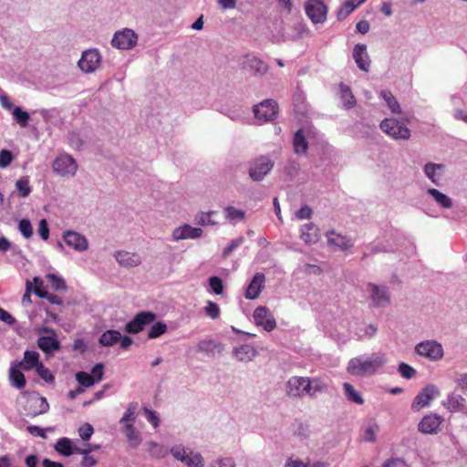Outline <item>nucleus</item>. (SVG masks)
Returning <instances> with one entry per match:
<instances>
[{
  "label": "nucleus",
  "instance_id": "nucleus-1",
  "mask_svg": "<svg viewBox=\"0 0 467 467\" xmlns=\"http://www.w3.org/2000/svg\"><path fill=\"white\" fill-rule=\"evenodd\" d=\"M387 363L388 356L384 352H376L369 356L360 355L349 359L347 371L355 377H369L376 374Z\"/></svg>",
  "mask_w": 467,
  "mask_h": 467
},
{
  "label": "nucleus",
  "instance_id": "nucleus-2",
  "mask_svg": "<svg viewBox=\"0 0 467 467\" xmlns=\"http://www.w3.org/2000/svg\"><path fill=\"white\" fill-rule=\"evenodd\" d=\"M380 130L394 140H407L410 138V130L402 120L386 118L379 124Z\"/></svg>",
  "mask_w": 467,
  "mask_h": 467
},
{
  "label": "nucleus",
  "instance_id": "nucleus-3",
  "mask_svg": "<svg viewBox=\"0 0 467 467\" xmlns=\"http://www.w3.org/2000/svg\"><path fill=\"white\" fill-rule=\"evenodd\" d=\"M274 161L265 155L254 158L249 165V177L254 182H261L274 168Z\"/></svg>",
  "mask_w": 467,
  "mask_h": 467
},
{
  "label": "nucleus",
  "instance_id": "nucleus-4",
  "mask_svg": "<svg viewBox=\"0 0 467 467\" xmlns=\"http://www.w3.org/2000/svg\"><path fill=\"white\" fill-rule=\"evenodd\" d=\"M76 160L69 154H59L52 163L53 171L61 177L71 178L78 171Z\"/></svg>",
  "mask_w": 467,
  "mask_h": 467
},
{
  "label": "nucleus",
  "instance_id": "nucleus-5",
  "mask_svg": "<svg viewBox=\"0 0 467 467\" xmlns=\"http://www.w3.org/2000/svg\"><path fill=\"white\" fill-rule=\"evenodd\" d=\"M415 352L431 361H438L444 355L443 348L441 343L436 340L429 339L418 343L415 346Z\"/></svg>",
  "mask_w": 467,
  "mask_h": 467
},
{
  "label": "nucleus",
  "instance_id": "nucleus-6",
  "mask_svg": "<svg viewBox=\"0 0 467 467\" xmlns=\"http://www.w3.org/2000/svg\"><path fill=\"white\" fill-rule=\"evenodd\" d=\"M309 378L293 376L285 383V393L291 399H302L308 396Z\"/></svg>",
  "mask_w": 467,
  "mask_h": 467
},
{
  "label": "nucleus",
  "instance_id": "nucleus-7",
  "mask_svg": "<svg viewBox=\"0 0 467 467\" xmlns=\"http://www.w3.org/2000/svg\"><path fill=\"white\" fill-rule=\"evenodd\" d=\"M138 38L139 36L134 30L124 28L115 32L111 39V45L118 49L129 50L137 45Z\"/></svg>",
  "mask_w": 467,
  "mask_h": 467
},
{
  "label": "nucleus",
  "instance_id": "nucleus-8",
  "mask_svg": "<svg viewBox=\"0 0 467 467\" xmlns=\"http://www.w3.org/2000/svg\"><path fill=\"white\" fill-rule=\"evenodd\" d=\"M440 395L439 389L432 385L429 384L425 386L414 398L411 402V410L414 412L420 411L421 409L428 407L432 400Z\"/></svg>",
  "mask_w": 467,
  "mask_h": 467
},
{
  "label": "nucleus",
  "instance_id": "nucleus-9",
  "mask_svg": "<svg viewBox=\"0 0 467 467\" xmlns=\"http://www.w3.org/2000/svg\"><path fill=\"white\" fill-rule=\"evenodd\" d=\"M367 291L369 293L371 304L374 307H386L389 305L390 294L387 286L368 283Z\"/></svg>",
  "mask_w": 467,
  "mask_h": 467
},
{
  "label": "nucleus",
  "instance_id": "nucleus-10",
  "mask_svg": "<svg viewBox=\"0 0 467 467\" xmlns=\"http://www.w3.org/2000/svg\"><path fill=\"white\" fill-rule=\"evenodd\" d=\"M157 316L150 311H141L125 325V331L130 334H138L144 329L147 325L151 324Z\"/></svg>",
  "mask_w": 467,
  "mask_h": 467
},
{
  "label": "nucleus",
  "instance_id": "nucleus-11",
  "mask_svg": "<svg viewBox=\"0 0 467 467\" xmlns=\"http://www.w3.org/2000/svg\"><path fill=\"white\" fill-rule=\"evenodd\" d=\"M101 63V55L97 48L85 50L78 62V67L85 73H92Z\"/></svg>",
  "mask_w": 467,
  "mask_h": 467
},
{
  "label": "nucleus",
  "instance_id": "nucleus-12",
  "mask_svg": "<svg viewBox=\"0 0 467 467\" xmlns=\"http://www.w3.org/2000/svg\"><path fill=\"white\" fill-rule=\"evenodd\" d=\"M254 117L261 122H268L277 115V103L274 99H265L254 107Z\"/></svg>",
  "mask_w": 467,
  "mask_h": 467
},
{
  "label": "nucleus",
  "instance_id": "nucleus-13",
  "mask_svg": "<svg viewBox=\"0 0 467 467\" xmlns=\"http://www.w3.org/2000/svg\"><path fill=\"white\" fill-rule=\"evenodd\" d=\"M305 10L314 24H322L327 19V7L321 0H309L305 5Z\"/></svg>",
  "mask_w": 467,
  "mask_h": 467
},
{
  "label": "nucleus",
  "instance_id": "nucleus-14",
  "mask_svg": "<svg viewBox=\"0 0 467 467\" xmlns=\"http://www.w3.org/2000/svg\"><path fill=\"white\" fill-rule=\"evenodd\" d=\"M444 421L443 417L436 413L425 415L418 424V431L423 434H436Z\"/></svg>",
  "mask_w": 467,
  "mask_h": 467
},
{
  "label": "nucleus",
  "instance_id": "nucleus-15",
  "mask_svg": "<svg viewBox=\"0 0 467 467\" xmlns=\"http://www.w3.org/2000/svg\"><path fill=\"white\" fill-rule=\"evenodd\" d=\"M253 317L254 323L262 327L265 331H273L276 327L275 319L272 312L266 306H258L254 309Z\"/></svg>",
  "mask_w": 467,
  "mask_h": 467
},
{
  "label": "nucleus",
  "instance_id": "nucleus-16",
  "mask_svg": "<svg viewBox=\"0 0 467 467\" xmlns=\"http://www.w3.org/2000/svg\"><path fill=\"white\" fill-rule=\"evenodd\" d=\"M63 239L67 245L78 252H85L88 248V239L81 234L67 230L63 234Z\"/></svg>",
  "mask_w": 467,
  "mask_h": 467
},
{
  "label": "nucleus",
  "instance_id": "nucleus-17",
  "mask_svg": "<svg viewBox=\"0 0 467 467\" xmlns=\"http://www.w3.org/2000/svg\"><path fill=\"white\" fill-rule=\"evenodd\" d=\"M202 230L199 227H192L190 224H183L176 227L172 231L173 241H180L185 239H198L202 236Z\"/></svg>",
  "mask_w": 467,
  "mask_h": 467
},
{
  "label": "nucleus",
  "instance_id": "nucleus-18",
  "mask_svg": "<svg viewBox=\"0 0 467 467\" xmlns=\"http://www.w3.org/2000/svg\"><path fill=\"white\" fill-rule=\"evenodd\" d=\"M114 257L119 265L123 267H135L141 264L142 260L138 253L124 250L117 251Z\"/></svg>",
  "mask_w": 467,
  "mask_h": 467
},
{
  "label": "nucleus",
  "instance_id": "nucleus-19",
  "mask_svg": "<svg viewBox=\"0 0 467 467\" xmlns=\"http://www.w3.org/2000/svg\"><path fill=\"white\" fill-rule=\"evenodd\" d=\"M353 58L360 70L365 72L369 70L370 58L367 52V46L365 44H357L354 47Z\"/></svg>",
  "mask_w": 467,
  "mask_h": 467
},
{
  "label": "nucleus",
  "instance_id": "nucleus-20",
  "mask_svg": "<svg viewBox=\"0 0 467 467\" xmlns=\"http://www.w3.org/2000/svg\"><path fill=\"white\" fill-rule=\"evenodd\" d=\"M223 350V345L212 338L200 340L197 344V351L208 357H214L216 354H221Z\"/></svg>",
  "mask_w": 467,
  "mask_h": 467
},
{
  "label": "nucleus",
  "instance_id": "nucleus-21",
  "mask_svg": "<svg viewBox=\"0 0 467 467\" xmlns=\"http://www.w3.org/2000/svg\"><path fill=\"white\" fill-rule=\"evenodd\" d=\"M265 276L263 273H256L251 280L245 291V297L247 299H256L264 288Z\"/></svg>",
  "mask_w": 467,
  "mask_h": 467
},
{
  "label": "nucleus",
  "instance_id": "nucleus-22",
  "mask_svg": "<svg viewBox=\"0 0 467 467\" xmlns=\"http://www.w3.org/2000/svg\"><path fill=\"white\" fill-rule=\"evenodd\" d=\"M243 67L259 76L265 74L268 70L267 64L254 56H246L243 61Z\"/></svg>",
  "mask_w": 467,
  "mask_h": 467
},
{
  "label": "nucleus",
  "instance_id": "nucleus-23",
  "mask_svg": "<svg viewBox=\"0 0 467 467\" xmlns=\"http://www.w3.org/2000/svg\"><path fill=\"white\" fill-rule=\"evenodd\" d=\"M31 410L28 412L30 416H37L48 411L49 404L45 397L35 395L28 400Z\"/></svg>",
  "mask_w": 467,
  "mask_h": 467
},
{
  "label": "nucleus",
  "instance_id": "nucleus-24",
  "mask_svg": "<svg viewBox=\"0 0 467 467\" xmlns=\"http://www.w3.org/2000/svg\"><path fill=\"white\" fill-rule=\"evenodd\" d=\"M300 237L305 244H316L319 239V229L313 223H305L301 226Z\"/></svg>",
  "mask_w": 467,
  "mask_h": 467
},
{
  "label": "nucleus",
  "instance_id": "nucleus-25",
  "mask_svg": "<svg viewBox=\"0 0 467 467\" xmlns=\"http://www.w3.org/2000/svg\"><path fill=\"white\" fill-rule=\"evenodd\" d=\"M257 354V349L249 344L241 345L234 349V357L241 362L251 361Z\"/></svg>",
  "mask_w": 467,
  "mask_h": 467
},
{
  "label": "nucleus",
  "instance_id": "nucleus-26",
  "mask_svg": "<svg viewBox=\"0 0 467 467\" xmlns=\"http://www.w3.org/2000/svg\"><path fill=\"white\" fill-rule=\"evenodd\" d=\"M38 348L47 354H53L60 348V343L55 336H42L37 339Z\"/></svg>",
  "mask_w": 467,
  "mask_h": 467
},
{
  "label": "nucleus",
  "instance_id": "nucleus-27",
  "mask_svg": "<svg viewBox=\"0 0 467 467\" xmlns=\"http://www.w3.org/2000/svg\"><path fill=\"white\" fill-rule=\"evenodd\" d=\"M443 405L450 411L454 412L462 410L466 405L465 399L455 393H451L447 396V399L443 401Z\"/></svg>",
  "mask_w": 467,
  "mask_h": 467
},
{
  "label": "nucleus",
  "instance_id": "nucleus-28",
  "mask_svg": "<svg viewBox=\"0 0 467 467\" xmlns=\"http://www.w3.org/2000/svg\"><path fill=\"white\" fill-rule=\"evenodd\" d=\"M308 397L316 399L318 394L325 393L328 389V384L319 378H309Z\"/></svg>",
  "mask_w": 467,
  "mask_h": 467
},
{
  "label": "nucleus",
  "instance_id": "nucleus-29",
  "mask_svg": "<svg viewBox=\"0 0 467 467\" xmlns=\"http://www.w3.org/2000/svg\"><path fill=\"white\" fill-rule=\"evenodd\" d=\"M328 236L327 243L329 245L337 247L340 250H348L353 246L350 239L340 234H336L335 232L327 233Z\"/></svg>",
  "mask_w": 467,
  "mask_h": 467
},
{
  "label": "nucleus",
  "instance_id": "nucleus-30",
  "mask_svg": "<svg viewBox=\"0 0 467 467\" xmlns=\"http://www.w3.org/2000/svg\"><path fill=\"white\" fill-rule=\"evenodd\" d=\"M123 433L127 438L129 446L131 448H137L141 443V436L136 430L134 424L123 425Z\"/></svg>",
  "mask_w": 467,
  "mask_h": 467
},
{
  "label": "nucleus",
  "instance_id": "nucleus-31",
  "mask_svg": "<svg viewBox=\"0 0 467 467\" xmlns=\"http://www.w3.org/2000/svg\"><path fill=\"white\" fill-rule=\"evenodd\" d=\"M340 90V99L342 101L343 107L347 109H350L356 106V99L348 85L344 83H340L339 85Z\"/></svg>",
  "mask_w": 467,
  "mask_h": 467
},
{
  "label": "nucleus",
  "instance_id": "nucleus-32",
  "mask_svg": "<svg viewBox=\"0 0 467 467\" xmlns=\"http://www.w3.org/2000/svg\"><path fill=\"white\" fill-rule=\"evenodd\" d=\"M39 354L34 350H26L24 353V359L19 363V366L24 370H30L39 365Z\"/></svg>",
  "mask_w": 467,
  "mask_h": 467
},
{
  "label": "nucleus",
  "instance_id": "nucleus-33",
  "mask_svg": "<svg viewBox=\"0 0 467 467\" xmlns=\"http://www.w3.org/2000/svg\"><path fill=\"white\" fill-rule=\"evenodd\" d=\"M73 442L69 438L63 437L57 441L54 449L58 454L68 457L73 454Z\"/></svg>",
  "mask_w": 467,
  "mask_h": 467
},
{
  "label": "nucleus",
  "instance_id": "nucleus-34",
  "mask_svg": "<svg viewBox=\"0 0 467 467\" xmlns=\"http://www.w3.org/2000/svg\"><path fill=\"white\" fill-rule=\"evenodd\" d=\"M294 150L296 154H306L308 149V142L302 130H298L293 139Z\"/></svg>",
  "mask_w": 467,
  "mask_h": 467
},
{
  "label": "nucleus",
  "instance_id": "nucleus-35",
  "mask_svg": "<svg viewBox=\"0 0 467 467\" xmlns=\"http://www.w3.org/2000/svg\"><path fill=\"white\" fill-rule=\"evenodd\" d=\"M444 166L442 164L428 162L424 165L423 171L427 178L434 184H440V178L438 171H442Z\"/></svg>",
  "mask_w": 467,
  "mask_h": 467
},
{
  "label": "nucleus",
  "instance_id": "nucleus-36",
  "mask_svg": "<svg viewBox=\"0 0 467 467\" xmlns=\"http://www.w3.org/2000/svg\"><path fill=\"white\" fill-rule=\"evenodd\" d=\"M427 192L433 198L436 203H438L441 207L445 209H450L452 207L451 199L448 195L438 191L437 189L429 188L427 190Z\"/></svg>",
  "mask_w": 467,
  "mask_h": 467
},
{
  "label": "nucleus",
  "instance_id": "nucleus-37",
  "mask_svg": "<svg viewBox=\"0 0 467 467\" xmlns=\"http://www.w3.org/2000/svg\"><path fill=\"white\" fill-rule=\"evenodd\" d=\"M121 338V334L113 329L105 331L99 337V342L103 347H110L119 342Z\"/></svg>",
  "mask_w": 467,
  "mask_h": 467
},
{
  "label": "nucleus",
  "instance_id": "nucleus-38",
  "mask_svg": "<svg viewBox=\"0 0 467 467\" xmlns=\"http://www.w3.org/2000/svg\"><path fill=\"white\" fill-rule=\"evenodd\" d=\"M138 407H139V405L137 402L129 403L123 416L119 420V423H121L125 426L128 424H134L136 418H137L136 412H137Z\"/></svg>",
  "mask_w": 467,
  "mask_h": 467
},
{
  "label": "nucleus",
  "instance_id": "nucleus-39",
  "mask_svg": "<svg viewBox=\"0 0 467 467\" xmlns=\"http://www.w3.org/2000/svg\"><path fill=\"white\" fill-rule=\"evenodd\" d=\"M224 217L232 223L242 221L245 217V212L234 206H226L223 209Z\"/></svg>",
  "mask_w": 467,
  "mask_h": 467
},
{
  "label": "nucleus",
  "instance_id": "nucleus-40",
  "mask_svg": "<svg viewBox=\"0 0 467 467\" xmlns=\"http://www.w3.org/2000/svg\"><path fill=\"white\" fill-rule=\"evenodd\" d=\"M343 389L345 396L348 401L353 403L362 405L364 403V400L361 395L354 389V387L348 383H343Z\"/></svg>",
  "mask_w": 467,
  "mask_h": 467
},
{
  "label": "nucleus",
  "instance_id": "nucleus-41",
  "mask_svg": "<svg viewBox=\"0 0 467 467\" xmlns=\"http://www.w3.org/2000/svg\"><path fill=\"white\" fill-rule=\"evenodd\" d=\"M380 97L385 100L386 104L389 108L390 111L394 114H400L401 113V108L398 102V100L395 99V97L392 95V93L389 90H382L380 92Z\"/></svg>",
  "mask_w": 467,
  "mask_h": 467
},
{
  "label": "nucleus",
  "instance_id": "nucleus-42",
  "mask_svg": "<svg viewBox=\"0 0 467 467\" xmlns=\"http://www.w3.org/2000/svg\"><path fill=\"white\" fill-rule=\"evenodd\" d=\"M9 379L12 386L18 389H23L26 383L25 375L14 367L10 368L9 369Z\"/></svg>",
  "mask_w": 467,
  "mask_h": 467
},
{
  "label": "nucleus",
  "instance_id": "nucleus-43",
  "mask_svg": "<svg viewBox=\"0 0 467 467\" xmlns=\"http://www.w3.org/2000/svg\"><path fill=\"white\" fill-rule=\"evenodd\" d=\"M13 118L20 127L26 128L30 119V114L20 107H16L12 112Z\"/></svg>",
  "mask_w": 467,
  "mask_h": 467
},
{
  "label": "nucleus",
  "instance_id": "nucleus-44",
  "mask_svg": "<svg viewBox=\"0 0 467 467\" xmlns=\"http://www.w3.org/2000/svg\"><path fill=\"white\" fill-rule=\"evenodd\" d=\"M147 446L148 451L154 458L162 459L168 454V451L166 450V448L155 441H148Z\"/></svg>",
  "mask_w": 467,
  "mask_h": 467
},
{
  "label": "nucleus",
  "instance_id": "nucleus-45",
  "mask_svg": "<svg viewBox=\"0 0 467 467\" xmlns=\"http://www.w3.org/2000/svg\"><path fill=\"white\" fill-rule=\"evenodd\" d=\"M216 213H217L216 211H210L208 213L199 212L195 215V222L202 226L215 225V224H217V222L213 221L212 219V216Z\"/></svg>",
  "mask_w": 467,
  "mask_h": 467
},
{
  "label": "nucleus",
  "instance_id": "nucleus-46",
  "mask_svg": "<svg viewBox=\"0 0 467 467\" xmlns=\"http://www.w3.org/2000/svg\"><path fill=\"white\" fill-rule=\"evenodd\" d=\"M16 189L17 190L20 197H27L32 191L29 184V178L27 176H24L18 179L16 182Z\"/></svg>",
  "mask_w": 467,
  "mask_h": 467
},
{
  "label": "nucleus",
  "instance_id": "nucleus-47",
  "mask_svg": "<svg viewBox=\"0 0 467 467\" xmlns=\"http://www.w3.org/2000/svg\"><path fill=\"white\" fill-rule=\"evenodd\" d=\"M185 464L188 467H203L204 460L201 453L190 450Z\"/></svg>",
  "mask_w": 467,
  "mask_h": 467
},
{
  "label": "nucleus",
  "instance_id": "nucleus-48",
  "mask_svg": "<svg viewBox=\"0 0 467 467\" xmlns=\"http://www.w3.org/2000/svg\"><path fill=\"white\" fill-rule=\"evenodd\" d=\"M47 280L54 290L62 291L66 290L67 285L65 280L62 277L56 275L55 274L47 275Z\"/></svg>",
  "mask_w": 467,
  "mask_h": 467
},
{
  "label": "nucleus",
  "instance_id": "nucleus-49",
  "mask_svg": "<svg viewBox=\"0 0 467 467\" xmlns=\"http://www.w3.org/2000/svg\"><path fill=\"white\" fill-rule=\"evenodd\" d=\"M170 453L177 461H180V462L185 463L186 461H187V458H188L189 451H188V449H186L184 446H182V445H176V446H173L170 450Z\"/></svg>",
  "mask_w": 467,
  "mask_h": 467
},
{
  "label": "nucleus",
  "instance_id": "nucleus-50",
  "mask_svg": "<svg viewBox=\"0 0 467 467\" xmlns=\"http://www.w3.org/2000/svg\"><path fill=\"white\" fill-rule=\"evenodd\" d=\"M167 331V325L161 321L153 324L148 331L150 338H157Z\"/></svg>",
  "mask_w": 467,
  "mask_h": 467
},
{
  "label": "nucleus",
  "instance_id": "nucleus-51",
  "mask_svg": "<svg viewBox=\"0 0 467 467\" xmlns=\"http://www.w3.org/2000/svg\"><path fill=\"white\" fill-rule=\"evenodd\" d=\"M76 379L79 383V385L85 388H88L94 385L95 379L90 374L79 371L76 374Z\"/></svg>",
  "mask_w": 467,
  "mask_h": 467
},
{
  "label": "nucleus",
  "instance_id": "nucleus-52",
  "mask_svg": "<svg viewBox=\"0 0 467 467\" xmlns=\"http://www.w3.org/2000/svg\"><path fill=\"white\" fill-rule=\"evenodd\" d=\"M210 467H236V463L232 457H219L210 462Z\"/></svg>",
  "mask_w": 467,
  "mask_h": 467
},
{
  "label": "nucleus",
  "instance_id": "nucleus-53",
  "mask_svg": "<svg viewBox=\"0 0 467 467\" xmlns=\"http://www.w3.org/2000/svg\"><path fill=\"white\" fill-rule=\"evenodd\" d=\"M398 371L406 379L414 378L417 373L414 368L404 362L399 364Z\"/></svg>",
  "mask_w": 467,
  "mask_h": 467
},
{
  "label": "nucleus",
  "instance_id": "nucleus-54",
  "mask_svg": "<svg viewBox=\"0 0 467 467\" xmlns=\"http://www.w3.org/2000/svg\"><path fill=\"white\" fill-rule=\"evenodd\" d=\"M310 427L306 422H298L295 430V435L300 440H305L310 436Z\"/></svg>",
  "mask_w": 467,
  "mask_h": 467
},
{
  "label": "nucleus",
  "instance_id": "nucleus-55",
  "mask_svg": "<svg viewBox=\"0 0 467 467\" xmlns=\"http://www.w3.org/2000/svg\"><path fill=\"white\" fill-rule=\"evenodd\" d=\"M36 373L37 375L44 379L47 383H53L55 380V377L52 375L51 371L46 368L42 363L37 365Z\"/></svg>",
  "mask_w": 467,
  "mask_h": 467
},
{
  "label": "nucleus",
  "instance_id": "nucleus-56",
  "mask_svg": "<svg viewBox=\"0 0 467 467\" xmlns=\"http://www.w3.org/2000/svg\"><path fill=\"white\" fill-rule=\"evenodd\" d=\"M244 242L243 236L232 240L223 250V257L226 258L234 250L239 247Z\"/></svg>",
  "mask_w": 467,
  "mask_h": 467
},
{
  "label": "nucleus",
  "instance_id": "nucleus-57",
  "mask_svg": "<svg viewBox=\"0 0 467 467\" xmlns=\"http://www.w3.org/2000/svg\"><path fill=\"white\" fill-rule=\"evenodd\" d=\"M18 229H19L21 234L26 239L30 238L33 234V228H32L31 223L27 219H22L19 222Z\"/></svg>",
  "mask_w": 467,
  "mask_h": 467
},
{
  "label": "nucleus",
  "instance_id": "nucleus-58",
  "mask_svg": "<svg viewBox=\"0 0 467 467\" xmlns=\"http://www.w3.org/2000/svg\"><path fill=\"white\" fill-rule=\"evenodd\" d=\"M205 314L210 317L212 319H216L220 316V307L219 306L213 302L208 301L206 306L204 307Z\"/></svg>",
  "mask_w": 467,
  "mask_h": 467
},
{
  "label": "nucleus",
  "instance_id": "nucleus-59",
  "mask_svg": "<svg viewBox=\"0 0 467 467\" xmlns=\"http://www.w3.org/2000/svg\"><path fill=\"white\" fill-rule=\"evenodd\" d=\"M143 411L146 420L153 426L154 429L158 428L160 425V418L157 413L147 407L143 408Z\"/></svg>",
  "mask_w": 467,
  "mask_h": 467
},
{
  "label": "nucleus",
  "instance_id": "nucleus-60",
  "mask_svg": "<svg viewBox=\"0 0 467 467\" xmlns=\"http://www.w3.org/2000/svg\"><path fill=\"white\" fill-rule=\"evenodd\" d=\"M209 285L213 292L216 295H221L223 292V281L218 276H212L209 278Z\"/></svg>",
  "mask_w": 467,
  "mask_h": 467
},
{
  "label": "nucleus",
  "instance_id": "nucleus-61",
  "mask_svg": "<svg viewBox=\"0 0 467 467\" xmlns=\"http://www.w3.org/2000/svg\"><path fill=\"white\" fill-rule=\"evenodd\" d=\"M14 160L12 152L8 150H0V168L8 167Z\"/></svg>",
  "mask_w": 467,
  "mask_h": 467
},
{
  "label": "nucleus",
  "instance_id": "nucleus-62",
  "mask_svg": "<svg viewBox=\"0 0 467 467\" xmlns=\"http://www.w3.org/2000/svg\"><path fill=\"white\" fill-rule=\"evenodd\" d=\"M379 428L376 424L367 427L364 431L363 440L365 441L375 442L377 440L376 431Z\"/></svg>",
  "mask_w": 467,
  "mask_h": 467
},
{
  "label": "nucleus",
  "instance_id": "nucleus-63",
  "mask_svg": "<svg viewBox=\"0 0 467 467\" xmlns=\"http://www.w3.org/2000/svg\"><path fill=\"white\" fill-rule=\"evenodd\" d=\"M354 9L345 1L337 12V18L339 21L346 19Z\"/></svg>",
  "mask_w": 467,
  "mask_h": 467
},
{
  "label": "nucleus",
  "instance_id": "nucleus-64",
  "mask_svg": "<svg viewBox=\"0 0 467 467\" xmlns=\"http://www.w3.org/2000/svg\"><path fill=\"white\" fill-rule=\"evenodd\" d=\"M455 383L457 387L467 395V373L460 374L456 379Z\"/></svg>",
  "mask_w": 467,
  "mask_h": 467
}]
</instances>
